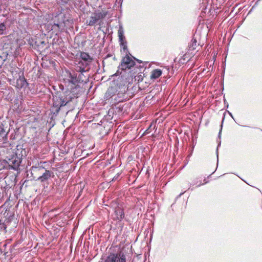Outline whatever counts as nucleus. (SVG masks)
Listing matches in <instances>:
<instances>
[{
	"instance_id": "obj_1",
	"label": "nucleus",
	"mask_w": 262,
	"mask_h": 262,
	"mask_svg": "<svg viewBox=\"0 0 262 262\" xmlns=\"http://www.w3.org/2000/svg\"><path fill=\"white\" fill-rule=\"evenodd\" d=\"M63 82L68 89L72 93L79 88V82L77 78V74L69 72L67 78L63 79Z\"/></svg>"
},
{
	"instance_id": "obj_2",
	"label": "nucleus",
	"mask_w": 262,
	"mask_h": 262,
	"mask_svg": "<svg viewBox=\"0 0 262 262\" xmlns=\"http://www.w3.org/2000/svg\"><path fill=\"white\" fill-rule=\"evenodd\" d=\"M99 262H103L99 261ZM104 262H127L126 255L122 250L110 253Z\"/></svg>"
},
{
	"instance_id": "obj_3",
	"label": "nucleus",
	"mask_w": 262,
	"mask_h": 262,
	"mask_svg": "<svg viewBox=\"0 0 262 262\" xmlns=\"http://www.w3.org/2000/svg\"><path fill=\"white\" fill-rule=\"evenodd\" d=\"M134 59L136 60V59L133 56H130L128 54H127L122 59L121 63L119 66V69L122 71H125L131 69L135 64ZM137 61L139 63H141V61L138 59H137Z\"/></svg>"
},
{
	"instance_id": "obj_4",
	"label": "nucleus",
	"mask_w": 262,
	"mask_h": 262,
	"mask_svg": "<svg viewBox=\"0 0 262 262\" xmlns=\"http://www.w3.org/2000/svg\"><path fill=\"white\" fill-rule=\"evenodd\" d=\"M10 168L16 170L20 165L21 162L20 159L15 155H13L10 158L5 160Z\"/></svg>"
},
{
	"instance_id": "obj_5",
	"label": "nucleus",
	"mask_w": 262,
	"mask_h": 262,
	"mask_svg": "<svg viewBox=\"0 0 262 262\" xmlns=\"http://www.w3.org/2000/svg\"><path fill=\"white\" fill-rule=\"evenodd\" d=\"M106 14L104 13H95L90 17V18L89 19L86 20V24H87L89 26H93L99 20L104 18Z\"/></svg>"
},
{
	"instance_id": "obj_6",
	"label": "nucleus",
	"mask_w": 262,
	"mask_h": 262,
	"mask_svg": "<svg viewBox=\"0 0 262 262\" xmlns=\"http://www.w3.org/2000/svg\"><path fill=\"white\" fill-rule=\"evenodd\" d=\"M113 217L114 220L120 221L124 217L123 210L119 207L116 208Z\"/></svg>"
},
{
	"instance_id": "obj_7",
	"label": "nucleus",
	"mask_w": 262,
	"mask_h": 262,
	"mask_svg": "<svg viewBox=\"0 0 262 262\" xmlns=\"http://www.w3.org/2000/svg\"><path fill=\"white\" fill-rule=\"evenodd\" d=\"M76 71L77 72H80L78 74V75L77 74V78L79 83H81L84 81V78H85V76H84L83 72H85V70L83 68H82L80 67H77Z\"/></svg>"
},
{
	"instance_id": "obj_8",
	"label": "nucleus",
	"mask_w": 262,
	"mask_h": 262,
	"mask_svg": "<svg viewBox=\"0 0 262 262\" xmlns=\"http://www.w3.org/2000/svg\"><path fill=\"white\" fill-rule=\"evenodd\" d=\"M52 172L48 170H46L45 173L42 176H40L38 180L41 182H45L48 180L51 176Z\"/></svg>"
},
{
	"instance_id": "obj_9",
	"label": "nucleus",
	"mask_w": 262,
	"mask_h": 262,
	"mask_svg": "<svg viewBox=\"0 0 262 262\" xmlns=\"http://www.w3.org/2000/svg\"><path fill=\"white\" fill-rule=\"evenodd\" d=\"M162 72L160 69H155L152 71L150 74V78L156 79L158 78L161 75Z\"/></svg>"
},
{
	"instance_id": "obj_10",
	"label": "nucleus",
	"mask_w": 262,
	"mask_h": 262,
	"mask_svg": "<svg viewBox=\"0 0 262 262\" xmlns=\"http://www.w3.org/2000/svg\"><path fill=\"white\" fill-rule=\"evenodd\" d=\"M81 58L84 61L90 62L92 61V58L86 53L81 52L80 54Z\"/></svg>"
},
{
	"instance_id": "obj_11",
	"label": "nucleus",
	"mask_w": 262,
	"mask_h": 262,
	"mask_svg": "<svg viewBox=\"0 0 262 262\" xmlns=\"http://www.w3.org/2000/svg\"><path fill=\"white\" fill-rule=\"evenodd\" d=\"M114 92H115V90L113 88H112V87L109 88L108 89L107 91H106V92L105 93V98L106 99H108L112 98L114 95Z\"/></svg>"
},
{
	"instance_id": "obj_12",
	"label": "nucleus",
	"mask_w": 262,
	"mask_h": 262,
	"mask_svg": "<svg viewBox=\"0 0 262 262\" xmlns=\"http://www.w3.org/2000/svg\"><path fill=\"white\" fill-rule=\"evenodd\" d=\"M119 41L120 42V45L123 47L124 50L126 49V42L124 41L125 37L124 35L121 37L119 38Z\"/></svg>"
},
{
	"instance_id": "obj_13",
	"label": "nucleus",
	"mask_w": 262,
	"mask_h": 262,
	"mask_svg": "<svg viewBox=\"0 0 262 262\" xmlns=\"http://www.w3.org/2000/svg\"><path fill=\"white\" fill-rule=\"evenodd\" d=\"M25 43V42L24 40H21L20 42L19 43V47L17 48L14 52V54L16 56H17L19 54V51H20V46H23Z\"/></svg>"
},
{
	"instance_id": "obj_14",
	"label": "nucleus",
	"mask_w": 262,
	"mask_h": 262,
	"mask_svg": "<svg viewBox=\"0 0 262 262\" xmlns=\"http://www.w3.org/2000/svg\"><path fill=\"white\" fill-rule=\"evenodd\" d=\"M123 29L122 27H120L118 31L119 38H121L123 36Z\"/></svg>"
},
{
	"instance_id": "obj_15",
	"label": "nucleus",
	"mask_w": 262,
	"mask_h": 262,
	"mask_svg": "<svg viewBox=\"0 0 262 262\" xmlns=\"http://www.w3.org/2000/svg\"><path fill=\"white\" fill-rule=\"evenodd\" d=\"M6 29L5 25L4 23H2L0 24V35L3 34L4 33V31Z\"/></svg>"
},
{
	"instance_id": "obj_16",
	"label": "nucleus",
	"mask_w": 262,
	"mask_h": 262,
	"mask_svg": "<svg viewBox=\"0 0 262 262\" xmlns=\"http://www.w3.org/2000/svg\"><path fill=\"white\" fill-rule=\"evenodd\" d=\"M5 130L4 128L3 124H0V137H2L5 134Z\"/></svg>"
},
{
	"instance_id": "obj_17",
	"label": "nucleus",
	"mask_w": 262,
	"mask_h": 262,
	"mask_svg": "<svg viewBox=\"0 0 262 262\" xmlns=\"http://www.w3.org/2000/svg\"><path fill=\"white\" fill-rule=\"evenodd\" d=\"M196 41L195 39H192V43L190 46V48L192 49V50H194L195 49Z\"/></svg>"
},
{
	"instance_id": "obj_18",
	"label": "nucleus",
	"mask_w": 262,
	"mask_h": 262,
	"mask_svg": "<svg viewBox=\"0 0 262 262\" xmlns=\"http://www.w3.org/2000/svg\"><path fill=\"white\" fill-rule=\"evenodd\" d=\"M67 102H68L67 101H66L64 100H62L61 101L60 106H65L67 104Z\"/></svg>"
},
{
	"instance_id": "obj_19",
	"label": "nucleus",
	"mask_w": 262,
	"mask_h": 262,
	"mask_svg": "<svg viewBox=\"0 0 262 262\" xmlns=\"http://www.w3.org/2000/svg\"><path fill=\"white\" fill-rule=\"evenodd\" d=\"M53 26H54H54H55V27L56 26V27H57L58 28H59V27H59V26H60V25H59V24H55H55H54Z\"/></svg>"
},
{
	"instance_id": "obj_20",
	"label": "nucleus",
	"mask_w": 262,
	"mask_h": 262,
	"mask_svg": "<svg viewBox=\"0 0 262 262\" xmlns=\"http://www.w3.org/2000/svg\"><path fill=\"white\" fill-rule=\"evenodd\" d=\"M202 184L201 183H200L198 186H201Z\"/></svg>"
}]
</instances>
